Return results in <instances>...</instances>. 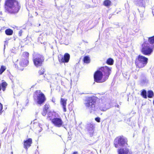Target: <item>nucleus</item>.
Masks as SVG:
<instances>
[{
  "label": "nucleus",
  "instance_id": "7ed1b4c3",
  "mask_svg": "<svg viewBox=\"0 0 154 154\" xmlns=\"http://www.w3.org/2000/svg\"><path fill=\"white\" fill-rule=\"evenodd\" d=\"M34 98L35 101L40 105L42 104L46 100L45 95L40 90H37L35 92Z\"/></svg>",
  "mask_w": 154,
  "mask_h": 154
},
{
  "label": "nucleus",
  "instance_id": "1a4fd4ad",
  "mask_svg": "<svg viewBox=\"0 0 154 154\" xmlns=\"http://www.w3.org/2000/svg\"><path fill=\"white\" fill-rule=\"evenodd\" d=\"M100 69L103 74H104V76L106 80L111 73V68L105 66L101 67Z\"/></svg>",
  "mask_w": 154,
  "mask_h": 154
},
{
  "label": "nucleus",
  "instance_id": "aec40b11",
  "mask_svg": "<svg viewBox=\"0 0 154 154\" xmlns=\"http://www.w3.org/2000/svg\"><path fill=\"white\" fill-rule=\"evenodd\" d=\"M7 83L4 81H2V82L1 84L2 87V90L3 91H5L6 86L7 85Z\"/></svg>",
  "mask_w": 154,
  "mask_h": 154
},
{
  "label": "nucleus",
  "instance_id": "72a5a7b5",
  "mask_svg": "<svg viewBox=\"0 0 154 154\" xmlns=\"http://www.w3.org/2000/svg\"><path fill=\"white\" fill-rule=\"evenodd\" d=\"M22 32H23V31L22 30H20V31H19V33H18L19 36H21L22 35Z\"/></svg>",
  "mask_w": 154,
  "mask_h": 154
},
{
  "label": "nucleus",
  "instance_id": "79ce46f5",
  "mask_svg": "<svg viewBox=\"0 0 154 154\" xmlns=\"http://www.w3.org/2000/svg\"><path fill=\"white\" fill-rule=\"evenodd\" d=\"M13 152H11V154H13Z\"/></svg>",
  "mask_w": 154,
  "mask_h": 154
},
{
  "label": "nucleus",
  "instance_id": "a19ab883",
  "mask_svg": "<svg viewBox=\"0 0 154 154\" xmlns=\"http://www.w3.org/2000/svg\"><path fill=\"white\" fill-rule=\"evenodd\" d=\"M5 45H4V47H4V49H5Z\"/></svg>",
  "mask_w": 154,
  "mask_h": 154
},
{
  "label": "nucleus",
  "instance_id": "39448f33",
  "mask_svg": "<svg viewBox=\"0 0 154 154\" xmlns=\"http://www.w3.org/2000/svg\"><path fill=\"white\" fill-rule=\"evenodd\" d=\"M154 45L151 46L146 42H144L142 45L141 52L145 55H150L153 51Z\"/></svg>",
  "mask_w": 154,
  "mask_h": 154
},
{
  "label": "nucleus",
  "instance_id": "4be33fe9",
  "mask_svg": "<svg viewBox=\"0 0 154 154\" xmlns=\"http://www.w3.org/2000/svg\"><path fill=\"white\" fill-rule=\"evenodd\" d=\"M104 5L106 7H108L110 6L111 4V2L109 0H105L103 3Z\"/></svg>",
  "mask_w": 154,
  "mask_h": 154
},
{
  "label": "nucleus",
  "instance_id": "c9c22d12",
  "mask_svg": "<svg viewBox=\"0 0 154 154\" xmlns=\"http://www.w3.org/2000/svg\"><path fill=\"white\" fill-rule=\"evenodd\" d=\"M72 154H78L77 152H75L73 153Z\"/></svg>",
  "mask_w": 154,
  "mask_h": 154
},
{
  "label": "nucleus",
  "instance_id": "5701e85b",
  "mask_svg": "<svg viewBox=\"0 0 154 154\" xmlns=\"http://www.w3.org/2000/svg\"><path fill=\"white\" fill-rule=\"evenodd\" d=\"M147 94L148 97L150 98H152L154 95L153 92L151 90L148 91L147 92Z\"/></svg>",
  "mask_w": 154,
  "mask_h": 154
},
{
  "label": "nucleus",
  "instance_id": "6e6552de",
  "mask_svg": "<svg viewBox=\"0 0 154 154\" xmlns=\"http://www.w3.org/2000/svg\"><path fill=\"white\" fill-rule=\"evenodd\" d=\"M94 78L95 81L98 83L103 82L106 80L104 76V75L100 69L95 72L94 74Z\"/></svg>",
  "mask_w": 154,
  "mask_h": 154
},
{
  "label": "nucleus",
  "instance_id": "f03ea898",
  "mask_svg": "<svg viewBox=\"0 0 154 154\" xmlns=\"http://www.w3.org/2000/svg\"><path fill=\"white\" fill-rule=\"evenodd\" d=\"M95 103V98L90 97L86 99L85 104L86 107L91 112L96 110Z\"/></svg>",
  "mask_w": 154,
  "mask_h": 154
},
{
  "label": "nucleus",
  "instance_id": "393cba45",
  "mask_svg": "<svg viewBox=\"0 0 154 154\" xmlns=\"http://www.w3.org/2000/svg\"><path fill=\"white\" fill-rule=\"evenodd\" d=\"M90 60L89 57L88 56H85L84 57V61L85 63H89Z\"/></svg>",
  "mask_w": 154,
  "mask_h": 154
},
{
  "label": "nucleus",
  "instance_id": "37998d69",
  "mask_svg": "<svg viewBox=\"0 0 154 154\" xmlns=\"http://www.w3.org/2000/svg\"><path fill=\"white\" fill-rule=\"evenodd\" d=\"M52 101H53V102H54V100H52Z\"/></svg>",
  "mask_w": 154,
  "mask_h": 154
},
{
  "label": "nucleus",
  "instance_id": "c756f323",
  "mask_svg": "<svg viewBox=\"0 0 154 154\" xmlns=\"http://www.w3.org/2000/svg\"><path fill=\"white\" fill-rule=\"evenodd\" d=\"M3 108L2 105L0 103V115L2 113Z\"/></svg>",
  "mask_w": 154,
  "mask_h": 154
},
{
  "label": "nucleus",
  "instance_id": "b1692460",
  "mask_svg": "<svg viewBox=\"0 0 154 154\" xmlns=\"http://www.w3.org/2000/svg\"><path fill=\"white\" fill-rule=\"evenodd\" d=\"M6 69V68L5 66H2L0 69V75H1Z\"/></svg>",
  "mask_w": 154,
  "mask_h": 154
},
{
  "label": "nucleus",
  "instance_id": "dca6fc26",
  "mask_svg": "<svg viewBox=\"0 0 154 154\" xmlns=\"http://www.w3.org/2000/svg\"><path fill=\"white\" fill-rule=\"evenodd\" d=\"M70 58V55L66 53L61 59V62H62L67 63L68 62Z\"/></svg>",
  "mask_w": 154,
  "mask_h": 154
},
{
  "label": "nucleus",
  "instance_id": "20e7f679",
  "mask_svg": "<svg viewBox=\"0 0 154 154\" xmlns=\"http://www.w3.org/2000/svg\"><path fill=\"white\" fill-rule=\"evenodd\" d=\"M148 60L147 58L139 55L136 58L135 63L137 66L139 68H142L146 65Z\"/></svg>",
  "mask_w": 154,
  "mask_h": 154
},
{
  "label": "nucleus",
  "instance_id": "9d476101",
  "mask_svg": "<svg viewBox=\"0 0 154 154\" xmlns=\"http://www.w3.org/2000/svg\"><path fill=\"white\" fill-rule=\"evenodd\" d=\"M52 122L54 126L57 127H63V122L60 118H56L52 120Z\"/></svg>",
  "mask_w": 154,
  "mask_h": 154
},
{
  "label": "nucleus",
  "instance_id": "58836bf2",
  "mask_svg": "<svg viewBox=\"0 0 154 154\" xmlns=\"http://www.w3.org/2000/svg\"><path fill=\"white\" fill-rule=\"evenodd\" d=\"M116 106H117L118 108H119V106L118 105H117Z\"/></svg>",
  "mask_w": 154,
  "mask_h": 154
},
{
  "label": "nucleus",
  "instance_id": "c85d7f7f",
  "mask_svg": "<svg viewBox=\"0 0 154 154\" xmlns=\"http://www.w3.org/2000/svg\"><path fill=\"white\" fill-rule=\"evenodd\" d=\"M44 69H41L40 70L38 73L40 75L44 73Z\"/></svg>",
  "mask_w": 154,
  "mask_h": 154
},
{
  "label": "nucleus",
  "instance_id": "423d86ee",
  "mask_svg": "<svg viewBox=\"0 0 154 154\" xmlns=\"http://www.w3.org/2000/svg\"><path fill=\"white\" fill-rule=\"evenodd\" d=\"M115 146L116 148L119 147H126L128 145L126 140L123 137H118L116 138L114 141Z\"/></svg>",
  "mask_w": 154,
  "mask_h": 154
},
{
  "label": "nucleus",
  "instance_id": "9b49d317",
  "mask_svg": "<svg viewBox=\"0 0 154 154\" xmlns=\"http://www.w3.org/2000/svg\"><path fill=\"white\" fill-rule=\"evenodd\" d=\"M119 154H132L131 150L128 148H122L118 149Z\"/></svg>",
  "mask_w": 154,
  "mask_h": 154
},
{
  "label": "nucleus",
  "instance_id": "f257e3e1",
  "mask_svg": "<svg viewBox=\"0 0 154 154\" xmlns=\"http://www.w3.org/2000/svg\"><path fill=\"white\" fill-rule=\"evenodd\" d=\"M20 8L18 2L16 0H7L5 3V8L11 14L17 13Z\"/></svg>",
  "mask_w": 154,
  "mask_h": 154
},
{
  "label": "nucleus",
  "instance_id": "ddd939ff",
  "mask_svg": "<svg viewBox=\"0 0 154 154\" xmlns=\"http://www.w3.org/2000/svg\"><path fill=\"white\" fill-rule=\"evenodd\" d=\"M32 143V140L31 138H29L28 139L24 140L23 142L24 147L26 150L31 145Z\"/></svg>",
  "mask_w": 154,
  "mask_h": 154
},
{
  "label": "nucleus",
  "instance_id": "a18cd8bd",
  "mask_svg": "<svg viewBox=\"0 0 154 154\" xmlns=\"http://www.w3.org/2000/svg\"><path fill=\"white\" fill-rule=\"evenodd\" d=\"M39 26H40V24H39Z\"/></svg>",
  "mask_w": 154,
  "mask_h": 154
},
{
  "label": "nucleus",
  "instance_id": "c03bdc74",
  "mask_svg": "<svg viewBox=\"0 0 154 154\" xmlns=\"http://www.w3.org/2000/svg\"><path fill=\"white\" fill-rule=\"evenodd\" d=\"M52 101H53V102H54V100H52Z\"/></svg>",
  "mask_w": 154,
  "mask_h": 154
},
{
  "label": "nucleus",
  "instance_id": "4c0bfd02",
  "mask_svg": "<svg viewBox=\"0 0 154 154\" xmlns=\"http://www.w3.org/2000/svg\"><path fill=\"white\" fill-rule=\"evenodd\" d=\"M152 13L153 14V15L154 16V9L153 10H152Z\"/></svg>",
  "mask_w": 154,
  "mask_h": 154
},
{
  "label": "nucleus",
  "instance_id": "bb28decb",
  "mask_svg": "<svg viewBox=\"0 0 154 154\" xmlns=\"http://www.w3.org/2000/svg\"><path fill=\"white\" fill-rule=\"evenodd\" d=\"M149 42L152 44H154V36L149 38Z\"/></svg>",
  "mask_w": 154,
  "mask_h": 154
},
{
  "label": "nucleus",
  "instance_id": "49530a36",
  "mask_svg": "<svg viewBox=\"0 0 154 154\" xmlns=\"http://www.w3.org/2000/svg\"><path fill=\"white\" fill-rule=\"evenodd\" d=\"M1 1V0H0V1Z\"/></svg>",
  "mask_w": 154,
  "mask_h": 154
},
{
  "label": "nucleus",
  "instance_id": "f3484780",
  "mask_svg": "<svg viewBox=\"0 0 154 154\" xmlns=\"http://www.w3.org/2000/svg\"><path fill=\"white\" fill-rule=\"evenodd\" d=\"M134 2L137 5L144 7V1L143 0H134Z\"/></svg>",
  "mask_w": 154,
  "mask_h": 154
},
{
  "label": "nucleus",
  "instance_id": "a878e982",
  "mask_svg": "<svg viewBox=\"0 0 154 154\" xmlns=\"http://www.w3.org/2000/svg\"><path fill=\"white\" fill-rule=\"evenodd\" d=\"M113 60L111 58H109L107 60L106 63L109 65H112L113 64Z\"/></svg>",
  "mask_w": 154,
  "mask_h": 154
},
{
  "label": "nucleus",
  "instance_id": "473e14b6",
  "mask_svg": "<svg viewBox=\"0 0 154 154\" xmlns=\"http://www.w3.org/2000/svg\"><path fill=\"white\" fill-rule=\"evenodd\" d=\"M95 120L97 122H100V118L99 117H97L95 118Z\"/></svg>",
  "mask_w": 154,
  "mask_h": 154
},
{
  "label": "nucleus",
  "instance_id": "f8f14e48",
  "mask_svg": "<svg viewBox=\"0 0 154 154\" xmlns=\"http://www.w3.org/2000/svg\"><path fill=\"white\" fill-rule=\"evenodd\" d=\"M94 125L92 123H89L87 125V128L91 137L92 136L94 132Z\"/></svg>",
  "mask_w": 154,
  "mask_h": 154
},
{
  "label": "nucleus",
  "instance_id": "cd10ccee",
  "mask_svg": "<svg viewBox=\"0 0 154 154\" xmlns=\"http://www.w3.org/2000/svg\"><path fill=\"white\" fill-rule=\"evenodd\" d=\"M29 54L27 52H24L23 54V56L25 57L24 58H27L28 59Z\"/></svg>",
  "mask_w": 154,
  "mask_h": 154
},
{
  "label": "nucleus",
  "instance_id": "2f4dec72",
  "mask_svg": "<svg viewBox=\"0 0 154 154\" xmlns=\"http://www.w3.org/2000/svg\"><path fill=\"white\" fill-rule=\"evenodd\" d=\"M45 108L44 109L46 110H47L48 108L49 105H48L46 104L45 105Z\"/></svg>",
  "mask_w": 154,
  "mask_h": 154
},
{
  "label": "nucleus",
  "instance_id": "4468645a",
  "mask_svg": "<svg viewBox=\"0 0 154 154\" xmlns=\"http://www.w3.org/2000/svg\"><path fill=\"white\" fill-rule=\"evenodd\" d=\"M67 100V99H66L61 98L60 99V103L62 107L63 108V111L64 112L66 111V104Z\"/></svg>",
  "mask_w": 154,
  "mask_h": 154
},
{
  "label": "nucleus",
  "instance_id": "2eb2a0df",
  "mask_svg": "<svg viewBox=\"0 0 154 154\" xmlns=\"http://www.w3.org/2000/svg\"><path fill=\"white\" fill-rule=\"evenodd\" d=\"M29 63L28 59L27 58H22L19 64L20 66L22 67H24L27 66Z\"/></svg>",
  "mask_w": 154,
  "mask_h": 154
},
{
  "label": "nucleus",
  "instance_id": "7c9ffc66",
  "mask_svg": "<svg viewBox=\"0 0 154 154\" xmlns=\"http://www.w3.org/2000/svg\"><path fill=\"white\" fill-rule=\"evenodd\" d=\"M46 110H43V112H42V115L44 116H45V115H46Z\"/></svg>",
  "mask_w": 154,
  "mask_h": 154
},
{
  "label": "nucleus",
  "instance_id": "ea45409f",
  "mask_svg": "<svg viewBox=\"0 0 154 154\" xmlns=\"http://www.w3.org/2000/svg\"><path fill=\"white\" fill-rule=\"evenodd\" d=\"M153 104L154 105V100H153Z\"/></svg>",
  "mask_w": 154,
  "mask_h": 154
},
{
  "label": "nucleus",
  "instance_id": "6ab92c4d",
  "mask_svg": "<svg viewBox=\"0 0 154 154\" xmlns=\"http://www.w3.org/2000/svg\"><path fill=\"white\" fill-rule=\"evenodd\" d=\"M5 33L7 35H11L13 34V31L11 29H8L5 30Z\"/></svg>",
  "mask_w": 154,
  "mask_h": 154
},
{
  "label": "nucleus",
  "instance_id": "e433bc0d",
  "mask_svg": "<svg viewBox=\"0 0 154 154\" xmlns=\"http://www.w3.org/2000/svg\"><path fill=\"white\" fill-rule=\"evenodd\" d=\"M52 114L51 113H50L48 115V116L49 117H51V115Z\"/></svg>",
  "mask_w": 154,
  "mask_h": 154
},
{
  "label": "nucleus",
  "instance_id": "a211bd4d",
  "mask_svg": "<svg viewBox=\"0 0 154 154\" xmlns=\"http://www.w3.org/2000/svg\"><path fill=\"white\" fill-rule=\"evenodd\" d=\"M109 108V107L106 106V104H101L100 105L99 109L103 111H106L107 109Z\"/></svg>",
  "mask_w": 154,
  "mask_h": 154
},
{
  "label": "nucleus",
  "instance_id": "0eeeda50",
  "mask_svg": "<svg viewBox=\"0 0 154 154\" xmlns=\"http://www.w3.org/2000/svg\"><path fill=\"white\" fill-rule=\"evenodd\" d=\"M33 61L34 65L37 67L41 66L44 61L42 55L39 54H34L33 55Z\"/></svg>",
  "mask_w": 154,
  "mask_h": 154
},
{
  "label": "nucleus",
  "instance_id": "f704fd0d",
  "mask_svg": "<svg viewBox=\"0 0 154 154\" xmlns=\"http://www.w3.org/2000/svg\"><path fill=\"white\" fill-rule=\"evenodd\" d=\"M39 125V127H40V130H39V132H40L42 130V128L41 127H40V126H41V125H40V124Z\"/></svg>",
  "mask_w": 154,
  "mask_h": 154
},
{
  "label": "nucleus",
  "instance_id": "412c9836",
  "mask_svg": "<svg viewBox=\"0 0 154 154\" xmlns=\"http://www.w3.org/2000/svg\"><path fill=\"white\" fill-rule=\"evenodd\" d=\"M146 91L145 90H143L141 92V95L144 98H147Z\"/></svg>",
  "mask_w": 154,
  "mask_h": 154
}]
</instances>
